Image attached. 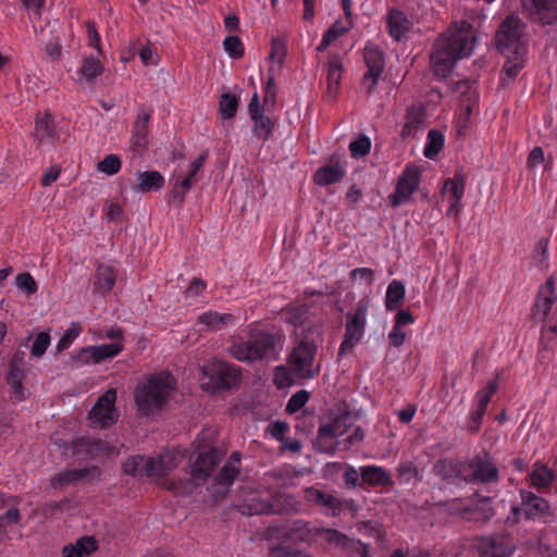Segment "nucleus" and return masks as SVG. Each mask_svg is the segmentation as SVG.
Here are the masks:
<instances>
[{"mask_svg":"<svg viewBox=\"0 0 557 557\" xmlns=\"http://www.w3.org/2000/svg\"><path fill=\"white\" fill-rule=\"evenodd\" d=\"M475 42V30L471 23L465 20L453 22L433 46L431 64L435 75L446 77L458 60L472 53Z\"/></svg>","mask_w":557,"mask_h":557,"instance_id":"obj_1","label":"nucleus"},{"mask_svg":"<svg viewBox=\"0 0 557 557\" xmlns=\"http://www.w3.org/2000/svg\"><path fill=\"white\" fill-rule=\"evenodd\" d=\"M174 384L175 381L169 372L151 374L140 382L134 394L139 414L150 417L159 413L166 405Z\"/></svg>","mask_w":557,"mask_h":557,"instance_id":"obj_2","label":"nucleus"},{"mask_svg":"<svg viewBox=\"0 0 557 557\" xmlns=\"http://www.w3.org/2000/svg\"><path fill=\"white\" fill-rule=\"evenodd\" d=\"M185 458V450H165L157 457L136 455L123 463V472L137 479L159 481L177 468Z\"/></svg>","mask_w":557,"mask_h":557,"instance_id":"obj_3","label":"nucleus"},{"mask_svg":"<svg viewBox=\"0 0 557 557\" xmlns=\"http://www.w3.org/2000/svg\"><path fill=\"white\" fill-rule=\"evenodd\" d=\"M278 337L269 331L251 330L247 341L237 339L228 347L230 355L240 362L275 359L277 356Z\"/></svg>","mask_w":557,"mask_h":557,"instance_id":"obj_4","label":"nucleus"},{"mask_svg":"<svg viewBox=\"0 0 557 557\" xmlns=\"http://www.w3.org/2000/svg\"><path fill=\"white\" fill-rule=\"evenodd\" d=\"M318 537H322L329 544L339 548H346L352 543L346 534L336 529L319 527L304 519H296L292 521L284 528L281 536L284 542L293 543L295 545H312L315 543Z\"/></svg>","mask_w":557,"mask_h":557,"instance_id":"obj_5","label":"nucleus"},{"mask_svg":"<svg viewBox=\"0 0 557 557\" xmlns=\"http://www.w3.org/2000/svg\"><path fill=\"white\" fill-rule=\"evenodd\" d=\"M223 458L222 451L216 447H209L199 451L190 465L189 479L186 482H169L168 488L174 493H190L193 487L203 483Z\"/></svg>","mask_w":557,"mask_h":557,"instance_id":"obj_6","label":"nucleus"},{"mask_svg":"<svg viewBox=\"0 0 557 557\" xmlns=\"http://www.w3.org/2000/svg\"><path fill=\"white\" fill-rule=\"evenodd\" d=\"M525 24L517 16H507L499 25L495 44L497 50L505 55L527 53Z\"/></svg>","mask_w":557,"mask_h":557,"instance_id":"obj_7","label":"nucleus"},{"mask_svg":"<svg viewBox=\"0 0 557 557\" xmlns=\"http://www.w3.org/2000/svg\"><path fill=\"white\" fill-rule=\"evenodd\" d=\"M370 302L369 297H363L346 313L345 333L338 349L341 357L351 352L364 336Z\"/></svg>","mask_w":557,"mask_h":557,"instance_id":"obj_8","label":"nucleus"},{"mask_svg":"<svg viewBox=\"0 0 557 557\" xmlns=\"http://www.w3.org/2000/svg\"><path fill=\"white\" fill-rule=\"evenodd\" d=\"M318 354L317 342L308 335L300 339L288 357L293 373L300 379H313L320 373V364H314Z\"/></svg>","mask_w":557,"mask_h":557,"instance_id":"obj_9","label":"nucleus"},{"mask_svg":"<svg viewBox=\"0 0 557 557\" xmlns=\"http://www.w3.org/2000/svg\"><path fill=\"white\" fill-rule=\"evenodd\" d=\"M299 503L293 495L277 493L268 498L253 497L245 506L244 513L249 516L282 515L297 512Z\"/></svg>","mask_w":557,"mask_h":557,"instance_id":"obj_10","label":"nucleus"},{"mask_svg":"<svg viewBox=\"0 0 557 557\" xmlns=\"http://www.w3.org/2000/svg\"><path fill=\"white\" fill-rule=\"evenodd\" d=\"M499 481V470L493 456L482 451L466 460L467 484H495Z\"/></svg>","mask_w":557,"mask_h":557,"instance_id":"obj_11","label":"nucleus"},{"mask_svg":"<svg viewBox=\"0 0 557 557\" xmlns=\"http://www.w3.org/2000/svg\"><path fill=\"white\" fill-rule=\"evenodd\" d=\"M532 317L542 322L557 321V285L553 275L540 286L532 307Z\"/></svg>","mask_w":557,"mask_h":557,"instance_id":"obj_12","label":"nucleus"},{"mask_svg":"<svg viewBox=\"0 0 557 557\" xmlns=\"http://www.w3.org/2000/svg\"><path fill=\"white\" fill-rule=\"evenodd\" d=\"M116 389L109 388L96 401L88 413L90 425L99 429H108L119 419V412L115 407Z\"/></svg>","mask_w":557,"mask_h":557,"instance_id":"obj_13","label":"nucleus"},{"mask_svg":"<svg viewBox=\"0 0 557 557\" xmlns=\"http://www.w3.org/2000/svg\"><path fill=\"white\" fill-rule=\"evenodd\" d=\"M248 115L252 122L251 135L258 141L265 144L273 137L275 120L265 114L264 108L260 104L259 96L255 92L248 104Z\"/></svg>","mask_w":557,"mask_h":557,"instance_id":"obj_14","label":"nucleus"},{"mask_svg":"<svg viewBox=\"0 0 557 557\" xmlns=\"http://www.w3.org/2000/svg\"><path fill=\"white\" fill-rule=\"evenodd\" d=\"M350 417L348 413L335 416L331 422L321 424L318 430V436L314 441V448L325 454L335 453V438L342 436L347 428Z\"/></svg>","mask_w":557,"mask_h":557,"instance_id":"obj_15","label":"nucleus"},{"mask_svg":"<svg viewBox=\"0 0 557 557\" xmlns=\"http://www.w3.org/2000/svg\"><path fill=\"white\" fill-rule=\"evenodd\" d=\"M207 159L208 152L205 151L190 162L187 172H181L175 175V182L171 190V197L173 202H175L177 206H182L184 203L185 196L189 193L194 184L199 180V172L205 166Z\"/></svg>","mask_w":557,"mask_h":557,"instance_id":"obj_16","label":"nucleus"},{"mask_svg":"<svg viewBox=\"0 0 557 557\" xmlns=\"http://www.w3.org/2000/svg\"><path fill=\"white\" fill-rule=\"evenodd\" d=\"M420 176L421 173L416 165L407 164L397 178L394 193L388 196L389 205L396 208L408 202L419 187Z\"/></svg>","mask_w":557,"mask_h":557,"instance_id":"obj_17","label":"nucleus"},{"mask_svg":"<svg viewBox=\"0 0 557 557\" xmlns=\"http://www.w3.org/2000/svg\"><path fill=\"white\" fill-rule=\"evenodd\" d=\"M519 494L521 498L520 506H512L511 508L516 519L523 515L528 520H537L549 515L550 505L544 497L527 490H520Z\"/></svg>","mask_w":557,"mask_h":557,"instance_id":"obj_18","label":"nucleus"},{"mask_svg":"<svg viewBox=\"0 0 557 557\" xmlns=\"http://www.w3.org/2000/svg\"><path fill=\"white\" fill-rule=\"evenodd\" d=\"M475 546L481 557H509L515 550L513 539L504 533L482 536Z\"/></svg>","mask_w":557,"mask_h":557,"instance_id":"obj_19","label":"nucleus"},{"mask_svg":"<svg viewBox=\"0 0 557 557\" xmlns=\"http://www.w3.org/2000/svg\"><path fill=\"white\" fill-rule=\"evenodd\" d=\"M364 62L367 72L363 75V84L367 86V92L372 94L384 71V54L376 46L368 44L364 47Z\"/></svg>","mask_w":557,"mask_h":557,"instance_id":"obj_20","label":"nucleus"},{"mask_svg":"<svg viewBox=\"0 0 557 557\" xmlns=\"http://www.w3.org/2000/svg\"><path fill=\"white\" fill-rule=\"evenodd\" d=\"M110 445L92 436H81L72 443V454L78 460H94L110 453Z\"/></svg>","mask_w":557,"mask_h":557,"instance_id":"obj_21","label":"nucleus"},{"mask_svg":"<svg viewBox=\"0 0 557 557\" xmlns=\"http://www.w3.org/2000/svg\"><path fill=\"white\" fill-rule=\"evenodd\" d=\"M151 115L152 110L146 107H140L137 110L136 120L133 123L129 139L131 149L135 153H141L148 145Z\"/></svg>","mask_w":557,"mask_h":557,"instance_id":"obj_22","label":"nucleus"},{"mask_svg":"<svg viewBox=\"0 0 557 557\" xmlns=\"http://www.w3.org/2000/svg\"><path fill=\"white\" fill-rule=\"evenodd\" d=\"M432 472L449 484L466 483V460L448 457L440 458L433 463Z\"/></svg>","mask_w":557,"mask_h":557,"instance_id":"obj_23","label":"nucleus"},{"mask_svg":"<svg viewBox=\"0 0 557 557\" xmlns=\"http://www.w3.org/2000/svg\"><path fill=\"white\" fill-rule=\"evenodd\" d=\"M345 175L346 161L337 156H331L325 165L314 173L313 181L319 186H327L341 182Z\"/></svg>","mask_w":557,"mask_h":557,"instance_id":"obj_24","label":"nucleus"},{"mask_svg":"<svg viewBox=\"0 0 557 557\" xmlns=\"http://www.w3.org/2000/svg\"><path fill=\"white\" fill-rule=\"evenodd\" d=\"M33 136L38 146L54 147L60 136L54 119L50 113L37 114Z\"/></svg>","mask_w":557,"mask_h":557,"instance_id":"obj_25","label":"nucleus"},{"mask_svg":"<svg viewBox=\"0 0 557 557\" xmlns=\"http://www.w3.org/2000/svg\"><path fill=\"white\" fill-rule=\"evenodd\" d=\"M124 349L121 342H113L111 344H102L98 346H87L79 350L78 359L83 362H91L98 364L106 359L116 357Z\"/></svg>","mask_w":557,"mask_h":557,"instance_id":"obj_26","label":"nucleus"},{"mask_svg":"<svg viewBox=\"0 0 557 557\" xmlns=\"http://www.w3.org/2000/svg\"><path fill=\"white\" fill-rule=\"evenodd\" d=\"M212 380L220 389H230L237 385L240 379V369L225 361H216L212 364Z\"/></svg>","mask_w":557,"mask_h":557,"instance_id":"obj_27","label":"nucleus"},{"mask_svg":"<svg viewBox=\"0 0 557 557\" xmlns=\"http://www.w3.org/2000/svg\"><path fill=\"white\" fill-rule=\"evenodd\" d=\"M523 10L529 12L533 22L550 25L557 21L556 2H521Z\"/></svg>","mask_w":557,"mask_h":557,"instance_id":"obj_28","label":"nucleus"},{"mask_svg":"<svg viewBox=\"0 0 557 557\" xmlns=\"http://www.w3.org/2000/svg\"><path fill=\"white\" fill-rule=\"evenodd\" d=\"M304 497L308 503L330 509L332 511V516H337L343 508V503L341 499L313 486L307 487L305 490Z\"/></svg>","mask_w":557,"mask_h":557,"instance_id":"obj_29","label":"nucleus"},{"mask_svg":"<svg viewBox=\"0 0 557 557\" xmlns=\"http://www.w3.org/2000/svg\"><path fill=\"white\" fill-rule=\"evenodd\" d=\"M386 20L388 33L397 41L403 40L412 27V22L404 12L398 10H391Z\"/></svg>","mask_w":557,"mask_h":557,"instance_id":"obj_30","label":"nucleus"},{"mask_svg":"<svg viewBox=\"0 0 557 557\" xmlns=\"http://www.w3.org/2000/svg\"><path fill=\"white\" fill-rule=\"evenodd\" d=\"M555 471L546 465L535 462L533 470L529 474L530 484L540 493L547 492L554 483Z\"/></svg>","mask_w":557,"mask_h":557,"instance_id":"obj_31","label":"nucleus"},{"mask_svg":"<svg viewBox=\"0 0 557 557\" xmlns=\"http://www.w3.org/2000/svg\"><path fill=\"white\" fill-rule=\"evenodd\" d=\"M360 476L363 483L371 486H389L393 484L391 474L382 467L370 465L360 468Z\"/></svg>","mask_w":557,"mask_h":557,"instance_id":"obj_32","label":"nucleus"},{"mask_svg":"<svg viewBox=\"0 0 557 557\" xmlns=\"http://www.w3.org/2000/svg\"><path fill=\"white\" fill-rule=\"evenodd\" d=\"M138 184L133 186L136 193H149L160 190L164 184V176L158 171H145L137 174Z\"/></svg>","mask_w":557,"mask_h":557,"instance_id":"obj_33","label":"nucleus"},{"mask_svg":"<svg viewBox=\"0 0 557 557\" xmlns=\"http://www.w3.org/2000/svg\"><path fill=\"white\" fill-rule=\"evenodd\" d=\"M98 548L97 541L92 536H83L74 544H67L62 548L63 557H88Z\"/></svg>","mask_w":557,"mask_h":557,"instance_id":"obj_34","label":"nucleus"},{"mask_svg":"<svg viewBox=\"0 0 557 557\" xmlns=\"http://www.w3.org/2000/svg\"><path fill=\"white\" fill-rule=\"evenodd\" d=\"M90 471H98L97 467L83 468V469H69L65 470L51 479V485L53 488L67 486L73 483H77L86 479Z\"/></svg>","mask_w":557,"mask_h":557,"instance_id":"obj_35","label":"nucleus"},{"mask_svg":"<svg viewBox=\"0 0 557 557\" xmlns=\"http://www.w3.org/2000/svg\"><path fill=\"white\" fill-rule=\"evenodd\" d=\"M116 281V274L114 269L108 264H99L96 274L94 286L98 293L107 294L109 293Z\"/></svg>","mask_w":557,"mask_h":557,"instance_id":"obj_36","label":"nucleus"},{"mask_svg":"<svg viewBox=\"0 0 557 557\" xmlns=\"http://www.w3.org/2000/svg\"><path fill=\"white\" fill-rule=\"evenodd\" d=\"M310 317V307L307 304L292 305L282 310V320L293 326H302Z\"/></svg>","mask_w":557,"mask_h":557,"instance_id":"obj_37","label":"nucleus"},{"mask_svg":"<svg viewBox=\"0 0 557 557\" xmlns=\"http://www.w3.org/2000/svg\"><path fill=\"white\" fill-rule=\"evenodd\" d=\"M406 288L403 282L393 280L386 289L385 308L387 311H395L400 308L405 301Z\"/></svg>","mask_w":557,"mask_h":557,"instance_id":"obj_38","label":"nucleus"},{"mask_svg":"<svg viewBox=\"0 0 557 557\" xmlns=\"http://www.w3.org/2000/svg\"><path fill=\"white\" fill-rule=\"evenodd\" d=\"M466 189V177L461 173H456L453 177L445 180L443 193L448 194V200H461Z\"/></svg>","mask_w":557,"mask_h":557,"instance_id":"obj_39","label":"nucleus"},{"mask_svg":"<svg viewBox=\"0 0 557 557\" xmlns=\"http://www.w3.org/2000/svg\"><path fill=\"white\" fill-rule=\"evenodd\" d=\"M445 136L438 129H430L426 136V143L424 146L423 154L428 159H435L444 147Z\"/></svg>","mask_w":557,"mask_h":557,"instance_id":"obj_40","label":"nucleus"},{"mask_svg":"<svg viewBox=\"0 0 557 557\" xmlns=\"http://www.w3.org/2000/svg\"><path fill=\"white\" fill-rule=\"evenodd\" d=\"M103 72V65L100 60L94 55L86 57L83 61V64L78 71V73L85 78V81L89 84L94 83V81L101 75Z\"/></svg>","mask_w":557,"mask_h":557,"instance_id":"obj_41","label":"nucleus"},{"mask_svg":"<svg viewBox=\"0 0 557 557\" xmlns=\"http://www.w3.org/2000/svg\"><path fill=\"white\" fill-rule=\"evenodd\" d=\"M238 104V97L231 92H224L219 101V114L223 120H231L236 115Z\"/></svg>","mask_w":557,"mask_h":557,"instance_id":"obj_42","label":"nucleus"},{"mask_svg":"<svg viewBox=\"0 0 557 557\" xmlns=\"http://www.w3.org/2000/svg\"><path fill=\"white\" fill-rule=\"evenodd\" d=\"M548 238H540L539 242L535 244V247L532 252V263L541 269L548 268V259H549V251H548Z\"/></svg>","mask_w":557,"mask_h":557,"instance_id":"obj_43","label":"nucleus"},{"mask_svg":"<svg viewBox=\"0 0 557 557\" xmlns=\"http://www.w3.org/2000/svg\"><path fill=\"white\" fill-rule=\"evenodd\" d=\"M234 317L231 313H219L216 311H208L199 317V321L213 329H221L228 322L233 321Z\"/></svg>","mask_w":557,"mask_h":557,"instance_id":"obj_44","label":"nucleus"},{"mask_svg":"<svg viewBox=\"0 0 557 557\" xmlns=\"http://www.w3.org/2000/svg\"><path fill=\"white\" fill-rule=\"evenodd\" d=\"M348 30V27L343 25L341 22L334 23L322 36V39L318 46L319 51H325L330 45L338 37L343 36Z\"/></svg>","mask_w":557,"mask_h":557,"instance_id":"obj_45","label":"nucleus"},{"mask_svg":"<svg viewBox=\"0 0 557 557\" xmlns=\"http://www.w3.org/2000/svg\"><path fill=\"white\" fill-rule=\"evenodd\" d=\"M541 346H557V321L543 322L541 327Z\"/></svg>","mask_w":557,"mask_h":557,"instance_id":"obj_46","label":"nucleus"},{"mask_svg":"<svg viewBox=\"0 0 557 557\" xmlns=\"http://www.w3.org/2000/svg\"><path fill=\"white\" fill-rule=\"evenodd\" d=\"M285 542L282 540L281 543L271 545L268 552L269 557H312L311 555L304 554L299 549L292 548L284 544Z\"/></svg>","mask_w":557,"mask_h":557,"instance_id":"obj_47","label":"nucleus"},{"mask_svg":"<svg viewBox=\"0 0 557 557\" xmlns=\"http://www.w3.org/2000/svg\"><path fill=\"white\" fill-rule=\"evenodd\" d=\"M18 504L12 503L11 505L7 506L8 510L0 516V533L5 534L8 532L7 527L16 524L21 520V513L17 508Z\"/></svg>","mask_w":557,"mask_h":557,"instance_id":"obj_48","label":"nucleus"},{"mask_svg":"<svg viewBox=\"0 0 557 557\" xmlns=\"http://www.w3.org/2000/svg\"><path fill=\"white\" fill-rule=\"evenodd\" d=\"M15 286L27 296H32L38 290V284L29 272L17 274L15 277Z\"/></svg>","mask_w":557,"mask_h":557,"instance_id":"obj_49","label":"nucleus"},{"mask_svg":"<svg viewBox=\"0 0 557 557\" xmlns=\"http://www.w3.org/2000/svg\"><path fill=\"white\" fill-rule=\"evenodd\" d=\"M82 333V326L79 323L75 322L64 332L57 344V350L63 351L67 349L73 342Z\"/></svg>","mask_w":557,"mask_h":557,"instance_id":"obj_50","label":"nucleus"},{"mask_svg":"<svg viewBox=\"0 0 557 557\" xmlns=\"http://www.w3.org/2000/svg\"><path fill=\"white\" fill-rule=\"evenodd\" d=\"M497 387L498 385L496 381H490L484 388L478 391L475 395L476 407L486 410L492 397L497 391Z\"/></svg>","mask_w":557,"mask_h":557,"instance_id":"obj_51","label":"nucleus"},{"mask_svg":"<svg viewBox=\"0 0 557 557\" xmlns=\"http://www.w3.org/2000/svg\"><path fill=\"white\" fill-rule=\"evenodd\" d=\"M350 154L355 159L363 158L371 150V140L367 136H361L349 144Z\"/></svg>","mask_w":557,"mask_h":557,"instance_id":"obj_52","label":"nucleus"},{"mask_svg":"<svg viewBox=\"0 0 557 557\" xmlns=\"http://www.w3.org/2000/svg\"><path fill=\"white\" fill-rule=\"evenodd\" d=\"M51 38L44 42L45 53L51 61L60 60L62 54L61 39L51 30Z\"/></svg>","mask_w":557,"mask_h":557,"instance_id":"obj_53","label":"nucleus"},{"mask_svg":"<svg viewBox=\"0 0 557 557\" xmlns=\"http://www.w3.org/2000/svg\"><path fill=\"white\" fill-rule=\"evenodd\" d=\"M121 166V159L116 154H108L98 163V170L107 175L119 173Z\"/></svg>","mask_w":557,"mask_h":557,"instance_id":"obj_54","label":"nucleus"},{"mask_svg":"<svg viewBox=\"0 0 557 557\" xmlns=\"http://www.w3.org/2000/svg\"><path fill=\"white\" fill-rule=\"evenodd\" d=\"M223 47L226 53L233 59H239L245 53V48L237 36H228L223 41Z\"/></svg>","mask_w":557,"mask_h":557,"instance_id":"obj_55","label":"nucleus"},{"mask_svg":"<svg viewBox=\"0 0 557 557\" xmlns=\"http://www.w3.org/2000/svg\"><path fill=\"white\" fill-rule=\"evenodd\" d=\"M239 473V467L232 466L227 462L222 467L216 475V483L220 485L230 486L233 484Z\"/></svg>","mask_w":557,"mask_h":557,"instance_id":"obj_56","label":"nucleus"},{"mask_svg":"<svg viewBox=\"0 0 557 557\" xmlns=\"http://www.w3.org/2000/svg\"><path fill=\"white\" fill-rule=\"evenodd\" d=\"M310 394L306 389H300L296 392L292 397L288 399L286 405V411L288 413H295L299 411L309 400Z\"/></svg>","mask_w":557,"mask_h":557,"instance_id":"obj_57","label":"nucleus"},{"mask_svg":"<svg viewBox=\"0 0 557 557\" xmlns=\"http://www.w3.org/2000/svg\"><path fill=\"white\" fill-rule=\"evenodd\" d=\"M50 345V335L48 332H39L35 339H34V343L30 347V354L32 356L36 357V358H40L45 355L46 350L48 349Z\"/></svg>","mask_w":557,"mask_h":557,"instance_id":"obj_58","label":"nucleus"},{"mask_svg":"<svg viewBox=\"0 0 557 557\" xmlns=\"http://www.w3.org/2000/svg\"><path fill=\"white\" fill-rule=\"evenodd\" d=\"M524 55L525 53L507 55L508 60L506 61L503 69L507 76L515 78L518 75L524 65Z\"/></svg>","mask_w":557,"mask_h":557,"instance_id":"obj_59","label":"nucleus"},{"mask_svg":"<svg viewBox=\"0 0 557 557\" xmlns=\"http://www.w3.org/2000/svg\"><path fill=\"white\" fill-rule=\"evenodd\" d=\"M343 73V65L341 60L337 57L332 58L329 61V67L326 73V82L341 84Z\"/></svg>","mask_w":557,"mask_h":557,"instance_id":"obj_60","label":"nucleus"},{"mask_svg":"<svg viewBox=\"0 0 557 557\" xmlns=\"http://www.w3.org/2000/svg\"><path fill=\"white\" fill-rule=\"evenodd\" d=\"M476 97L473 95V103H468L461 111L457 122V133L459 136H465L468 129L469 120L472 113L473 104Z\"/></svg>","mask_w":557,"mask_h":557,"instance_id":"obj_61","label":"nucleus"},{"mask_svg":"<svg viewBox=\"0 0 557 557\" xmlns=\"http://www.w3.org/2000/svg\"><path fill=\"white\" fill-rule=\"evenodd\" d=\"M290 368L287 369L286 367H277L274 371V384L277 386V388H285L293 384V377L290 373Z\"/></svg>","mask_w":557,"mask_h":557,"instance_id":"obj_62","label":"nucleus"},{"mask_svg":"<svg viewBox=\"0 0 557 557\" xmlns=\"http://www.w3.org/2000/svg\"><path fill=\"white\" fill-rule=\"evenodd\" d=\"M349 277L355 282H363L367 286L374 283V272L370 268H356L350 271Z\"/></svg>","mask_w":557,"mask_h":557,"instance_id":"obj_63","label":"nucleus"},{"mask_svg":"<svg viewBox=\"0 0 557 557\" xmlns=\"http://www.w3.org/2000/svg\"><path fill=\"white\" fill-rule=\"evenodd\" d=\"M285 54V44L278 38H273L271 41V51L269 58L278 64H282L284 62Z\"/></svg>","mask_w":557,"mask_h":557,"instance_id":"obj_64","label":"nucleus"}]
</instances>
